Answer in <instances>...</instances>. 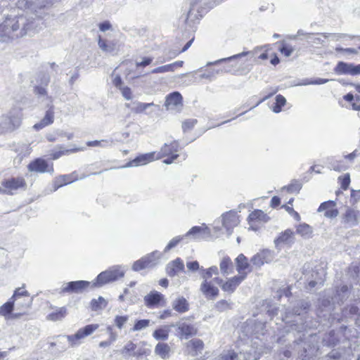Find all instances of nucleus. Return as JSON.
<instances>
[{
	"label": "nucleus",
	"mask_w": 360,
	"mask_h": 360,
	"mask_svg": "<svg viewBox=\"0 0 360 360\" xmlns=\"http://www.w3.org/2000/svg\"><path fill=\"white\" fill-rule=\"evenodd\" d=\"M245 329L251 335H254L257 338H259L260 335L265 334L266 323L256 320H248Z\"/></svg>",
	"instance_id": "17"
},
{
	"label": "nucleus",
	"mask_w": 360,
	"mask_h": 360,
	"mask_svg": "<svg viewBox=\"0 0 360 360\" xmlns=\"http://www.w3.org/2000/svg\"><path fill=\"white\" fill-rule=\"evenodd\" d=\"M184 271V264L182 259L180 258H176V259L169 262L166 266V272L170 277H174L179 272H183Z\"/></svg>",
	"instance_id": "24"
},
{
	"label": "nucleus",
	"mask_w": 360,
	"mask_h": 360,
	"mask_svg": "<svg viewBox=\"0 0 360 360\" xmlns=\"http://www.w3.org/2000/svg\"><path fill=\"white\" fill-rule=\"evenodd\" d=\"M169 327L168 326H163L154 330L153 333V337L156 340L165 341L169 338Z\"/></svg>",
	"instance_id": "33"
},
{
	"label": "nucleus",
	"mask_w": 360,
	"mask_h": 360,
	"mask_svg": "<svg viewBox=\"0 0 360 360\" xmlns=\"http://www.w3.org/2000/svg\"><path fill=\"white\" fill-rule=\"evenodd\" d=\"M67 314L66 309L65 307H61L57 309L56 311H53L49 314L47 316V319L50 321H59L63 319Z\"/></svg>",
	"instance_id": "39"
},
{
	"label": "nucleus",
	"mask_w": 360,
	"mask_h": 360,
	"mask_svg": "<svg viewBox=\"0 0 360 360\" xmlns=\"http://www.w3.org/2000/svg\"><path fill=\"white\" fill-rule=\"evenodd\" d=\"M90 282L86 281H77L63 284L60 293H82L90 285Z\"/></svg>",
	"instance_id": "10"
},
{
	"label": "nucleus",
	"mask_w": 360,
	"mask_h": 360,
	"mask_svg": "<svg viewBox=\"0 0 360 360\" xmlns=\"http://www.w3.org/2000/svg\"><path fill=\"white\" fill-rule=\"evenodd\" d=\"M285 328L286 333H290L292 330H297L298 332H300L302 330L304 329V325L292 323L290 326H286Z\"/></svg>",
	"instance_id": "59"
},
{
	"label": "nucleus",
	"mask_w": 360,
	"mask_h": 360,
	"mask_svg": "<svg viewBox=\"0 0 360 360\" xmlns=\"http://www.w3.org/2000/svg\"><path fill=\"white\" fill-rule=\"evenodd\" d=\"M197 122L198 121L196 119H188L182 122V129L184 132L191 130L197 124Z\"/></svg>",
	"instance_id": "52"
},
{
	"label": "nucleus",
	"mask_w": 360,
	"mask_h": 360,
	"mask_svg": "<svg viewBox=\"0 0 360 360\" xmlns=\"http://www.w3.org/2000/svg\"><path fill=\"white\" fill-rule=\"evenodd\" d=\"M140 344L141 345V346H137V348L135 350V354H134V357H136L137 359L143 356H147L150 352V349L144 347L146 345V343L145 342H141Z\"/></svg>",
	"instance_id": "45"
},
{
	"label": "nucleus",
	"mask_w": 360,
	"mask_h": 360,
	"mask_svg": "<svg viewBox=\"0 0 360 360\" xmlns=\"http://www.w3.org/2000/svg\"><path fill=\"white\" fill-rule=\"evenodd\" d=\"M29 172H53V165L49 166L47 162L42 158H37L27 165Z\"/></svg>",
	"instance_id": "15"
},
{
	"label": "nucleus",
	"mask_w": 360,
	"mask_h": 360,
	"mask_svg": "<svg viewBox=\"0 0 360 360\" xmlns=\"http://www.w3.org/2000/svg\"><path fill=\"white\" fill-rule=\"evenodd\" d=\"M335 51L337 52H342L346 54H357L358 51L353 48H342L340 46H338L335 48Z\"/></svg>",
	"instance_id": "60"
},
{
	"label": "nucleus",
	"mask_w": 360,
	"mask_h": 360,
	"mask_svg": "<svg viewBox=\"0 0 360 360\" xmlns=\"http://www.w3.org/2000/svg\"><path fill=\"white\" fill-rule=\"evenodd\" d=\"M200 290L207 299L214 300L219 295V289L211 281H203L200 285Z\"/></svg>",
	"instance_id": "23"
},
{
	"label": "nucleus",
	"mask_w": 360,
	"mask_h": 360,
	"mask_svg": "<svg viewBox=\"0 0 360 360\" xmlns=\"http://www.w3.org/2000/svg\"><path fill=\"white\" fill-rule=\"evenodd\" d=\"M360 200V190L355 191L352 190L351 191V199L350 202L352 205L357 203Z\"/></svg>",
	"instance_id": "62"
},
{
	"label": "nucleus",
	"mask_w": 360,
	"mask_h": 360,
	"mask_svg": "<svg viewBox=\"0 0 360 360\" xmlns=\"http://www.w3.org/2000/svg\"><path fill=\"white\" fill-rule=\"evenodd\" d=\"M184 238V236H179L173 238L165 248L164 252H167L172 248H175L183 240Z\"/></svg>",
	"instance_id": "48"
},
{
	"label": "nucleus",
	"mask_w": 360,
	"mask_h": 360,
	"mask_svg": "<svg viewBox=\"0 0 360 360\" xmlns=\"http://www.w3.org/2000/svg\"><path fill=\"white\" fill-rule=\"evenodd\" d=\"M245 278V275H239L235 276L231 278H229L226 282L221 278L216 277L214 281L219 285L221 288L228 294L231 295L234 292L236 288L239 286V285L244 281Z\"/></svg>",
	"instance_id": "9"
},
{
	"label": "nucleus",
	"mask_w": 360,
	"mask_h": 360,
	"mask_svg": "<svg viewBox=\"0 0 360 360\" xmlns=\"http://www.w3.org/2000/svg\"><path fill=\"white\" fill-rule=\"evenodd\" d=\"M173 72L172 66L171 65V64L158 67V68L153 69L151 71V73L158 74V73H165V72Z\"/></svg>",
	"instance_id": "55"
},
{
	"label": "nucleus",
	"mask_w": 360,
	"mask_h": 360,
	"mask_svg": "<svg viewBox=\"0 0 360 360\" xmlns=\"http://www.w3.org/2000/svg\"><path fill=\"white\" fill-rule=\"evenodd\" d=\"M150 321L149 319H141L137 321L134 327L131 329V331H139L146 328L149 326Z\"/></svg>",
	"instance_id": "46"
},
{
	"label": "nucleus",
	"mask_w": 360,
	"mask_h": 360,
	"mask_svg": "<svg viewBox=\"0 0 360 360\" xmlns=\"http://www.w3.org/2000/svg\"><path fill=\"white\" fill-rule=\"evenodd\" d=\"M98 44L99 48L106 53H112L115 50V45L112 43H108L105 40L102 39L101 37H99Z\"/></svg>",
	"instance_id": "43"
},
{
	"label": "nucleus",
	"mask_w": 360,
	"mask_h": 360,
	"mask_svg": "<svg viewBox=\"0 0 360 360\" xmlns=\"http://www.w3.org/2000/svg\"><path fill=\"white\" fill-rule=\"evenodd\" d=\"M182 99L181 94L178 91H174L167 96L165 105L167 109H173L179 105L181 106Z\"/></svg>",
	"instance_id": "27"
},
{
	"label": "nucleus",
	"mask_w": 360,
	"mask_h": 360,
	"mask_svg": "<svg viewBox=\"0 0 360 360\" xmlns=\"http://www.w3.org/2000/svg\"><path fill=\"white\" fill-rule=\"evenodd\" d=\"M79 150H83V148H72V149H69V150H62L53 152V153H51V155L52 157V159L57 160L60 157H61L62 155H63L65 154H68L70 153H74V152H77Z\"/></svg>",
	"instance_id": "49"
},
{
	"label": "nucleus",
	"mask_w": 360,
	"mask_h": 360,
	"mask_svg": "<svg viewBox=\"0 0 360 360\" xmlns=\"http://www.w3.org/2000/svg\"><path fill=\"white\" fill-rule=\"evenodd\" d=\"M22 296V291L21 288L15 290L13 295L9 299V300L0 307V315L4 316L6 320L18 319L20 316V313L13 314L12 311L14 309V303L17 297Z\"/></svg>",
	"instance_id": "7"
},
{
	"label": "nucleus",
	"mask_w": 360,
	"mask_h": 360,
	"mask_svg": "<svg viewBox=\"0 0 360 360\" xmlns=\"http://www.w3.org/2000/svg\"><path fill=\"white\" fill-rule=\"evenodd\" d=\"M143 300L147 307L153 308L157 307L161 301L164 300V295L158 291L153 290L146 295Z\"/></svg>",
	"instance_id": "25"
},
{
	"label": "nucleus",
	"mask_w": 360,
	"mask_h": 360,
	"mask_svg": "<svg viewBox=\"0 0 360 360\" xmlns=\"http://www.w3.org/2000/svg\"><path fill=\"white\" fill-rule=\"evenodd\" d=\"M280 52L283 54L285 57H289L291 56L292 52L294 51V49L285 44L284 41L282 42V46L279 49Z\"/></svg>",
	"instance_id": "54"
},
{
	"label": "nucleus",
	"mask_w": 360,
	"mask_h": 360,
	"mask_svg": "<svg viewBox=\"0 0 360 360\" xmlns=\"http://www.w3.org/2000/svg\"><path fill=\"white\" fill-rule=\"evenodd\" d=\"M19 28L18 21L15 18H6L5 21L0 25V37H9L11 33L16 31Z\"/></svg>",
	"instance_id": "20"
},
{
	"label": "nucleus",
	"mask_w": 360,
	"mask_h": 360,
	"mask_svg": "<svg viewBox=\"0 0 360 360\" xmlns=\"http://www.w3.org/2000/svg\"><path fill=\"white\" fill-rule=\"evenodd\" d=\"M136 348V344H134L132 341H129L120 351V352L123 356V357L125 359H129L131 356H134V354H135V350Z\"/></svg>",
	"instance_id": "35"
},
{
	"label": "nucleus",
	"mask_w": 360,
	"mask_h": 360,
	"mask_svg": "<svg viewBox=\"0 0 360 360\" xmlns=\"http://www.w3.org/2000/svg\"><path fill=\"white\" fill-rule=\"evenodd\" d=\"M154 105L153 103H145L139 101H134L131 103H125V106L136 114L144 112L148 108Z\"/></svg>",
	"instance_id": "32"
},
{
	"label": "nucleus",
	"mask_w": 360,
	"mask_h": 360,
	"mask_svg": "<svg viewBox=\"0 0 360 360\" xmlns=\"http://www.w3.org/2000/svg\"><path fill=\"white\" fill-rule=\"evenodd\" d=\"M231 71V67L229 66H225L223 69L221 70H216V71H212V72L210 73H204L202 75H201L200 77L201 78H210L211 77L214 76V73H219V72H230Z\"/></svg>",
	"instance_id": "57"
},
{
	"label": "nucleus",
	"mask_w": 360,
	"mask_h": 360,
	"mask_svg": "<svg viewBox=\"0 0 360 360\" xmlns=\"http://www.w3.org/2000/svg\"><path fill=\"white\" fill-rule=\"evenodd\" d=\"M125 268L120 266H114L105 271L100 273L93 283L94 287H101L108 283L115 281L124 276Z\"/></svg>",
	"instance_id": "3"
},
{
	"label": "nucleus",
	"mask_w": 360,
	"mask_h": 360,
	"mask_svg": "<svg viewBox=\"0 0 360 360\" xmlns=\"http://www.w3.org/2000/svg\"><path fill=\"white\" fill-rule=\"evenodd\" d=\"M342 223L347 228L359 225L360 224V211L347 207L342 214Z\"/></svg>",
	"instance_id": "12"
},
{
	"label": "nucleus",
	"mask_w": 360,
	"mask_h": 360,
	"mask_svg": "<svg viewBox=\"0 0 360 360\" xmlns=\"http://www.w3.org/2000/svg\"><path fill=\"white\" fill-rule=\"evenodd\" d=\"M200 269L202 271L201 277L202 278L203 281H208V279L211 278L212 275H217L219 274L218 268L216 266H212L207 269H204L202 268Z\"/></svg>",
	"instance_id": "41"
},
{
	"label": "nucleus",
	"mask_w": 360,
	"mask_h": 360,
	"mask_svg": "<svg viewBox=\"0 0 360 360\" xmlns=\"http://www.w3.org/2000/svg\"><path fill=\"white\" fill-rule=\"evenodd\" d=\"M248 221L253 230H256L252 225V223L256 221L266 222L269 221V217L261 210H255L252 212L248 216Z\"/></svg>",
	"instance_id": "30"
},
{
	"label": "nucleus",
	"mask_w": 360,
	"mask_h": 360,
	"mask_svg": "<svg viewBox=\"0 0 360 360\" xmlns=\"http://www.w3.org/2000/svg\"><path fill=\"white\" fill-rule=\"evenodd\" d=\"M339 180L341 181V188L344 190H347L350 183L349 174H345L342 177H339Z\"/></svg>",
	"instance_id": "58"
},
{
	"label": "nucleus",
	"mask_w": 360,
	"mask_h": 360,
	"mask_svg": "<svg viewBox=\"0 0 360 360\" xmlns=\"http://www.w3.org/2000/svg\"><path fill=\"white\" fill-rule=\"evenodd\" d=\"M172 309L179 314H184L189 310V303L183 296H178L172 302Z\"/></svg>",
	"instance_id": "28"
},
{
	"label": "nucleus",
	"mask_w": 360,
	"mask_h": 360,
	"mask_svg": "<svg viewBox=\"0 0 360 360\" xmlns=\"http://www.w3.org/2000/svg\"><path fill=\"white\" fill-rule=\"evenodd\" d=\"M108 304V301L102 296H99L98 299H93L90 302L91 309L94 311H102Z\"/></svg>",
	"instance_id": "34"
},
{
	"label": "nucleus",
	"mask_w": 360,
	"mask_h": 360,
	"mask_svg": "<svg viewBox=\"0 0 360 360\" xmlns=\"http://www.w3.org/2000/svg\"><path fill=\"white\" fill-rule=\"evenodd\" d=\"M274 259V254L269 250H264L251 258V263L257 268H260L264 263H269Z\"/></svg>",
	"instance_id": "18"
},
{
	"label": "nucleus",
	"mask_w": 360,
	"mask_h": 360,
	"mask_svg": "<svg viewBox=\"0 0 360 360\" xmlns=\"http://www.w3.org/2000/svg\"><path fill=\"white\" fill-rule=\"evenodd\" d=\"M349 288L346 285H342L340 288H338L336 290V297L338 302H342L345 300H346L349 297Z\"/></svg>",
	"instance_id": "40"
},
{
	"label": "nucleus",
	"mask_w": 360,
	"mask_h": 360,
	"mask_svg": "<svg viewBox=\"0 0 360 360\" xmlns=\"http://www.w3.org/2000/svg\"><path fill=\"white\" fill-rule=\"evenodd\" d=\"M269 46H270L269 44H266L264 46H257L255 49H253V50H252V51H243L242 53L233 55V56L228 57V58H221V59L217 60L214 62H210L207 64V65H217V64H219L221 63L226 62V61H229V62L233 61L235 60L241 58L245 56L249 57L250 60L251 58H253V61L257 63V56L261 53L260 52H262L264 49L269 48Z\"/></svg>",
	"instance_id": "6"
},
{
	"label": "nucleus",
	"mask_w": 360,
	"mask_h": 360,
	"mask_svg": "<svg viewBox=\"0 0 360 360\" xmlns=\"http://www.w3.org/2000/svg\"><path fill=\"white\" fill-rule=\"evenodd\" d=\"M171 326L176 328L178 336L181 339L187 340L195 335L198 332L197 328L193 324L188 322L185 319H182Z\"/></svg>",
	"instance_id": "8"
},
{
	"label": "nucleus",
	"mask_w": 360,
	"mask_h": 360,
	"mask_svg": "<svg viewBox=\"0 0 360 360\" xmlns=\"http://www.w3.org/2000/svg\"><path fill=\"white\" fill-rule=\"evenodd\" d=\"M22 186V179L20 178H11L1 181L0 185V194L13 195Z\"/></svg>",
	"instance_id": "11"
},
{
	"label": "nucleus",
	"mask_w": 360,
	"mask_h": 360,
	"mask_svg": "<svg viewBox=\"0 0 360 360\" xmlns=\"http://www.w3.org/2000/svg\"><path fill=\"white\" fill-rule=\"evenodd\" d=\"M129 320V316H116L114 319L115 325L119 328L122 329L124 325Z\"/></svg>",
	"instance_id": "53"
},
{
	"label": "nucleus",
	"mask_w": 360,
	"mask_h": 360,
	"mask_svg": "<svg viewBox=\"0 0 360 360\" xmlns=\"http://www.w3.org/2000/svg\"><path fill=\"white\" fill-rule=\"evenodd\" d=\"M179 150V145L177 141H173L170 144L165 143L160 149V151L156 154L155 152L141 155L131 161H129L124 167H137L144 165L166 156H172L177 154Z\"/></svg>",
	"instance_id": "1"
},
{
	"label": "nucleus",
	"mask_w": 360,
	"mask_h": 360,
	"mask_svg": "<svg viewBox=\"0 0 360 360\" xmlns=\"http://www.w3.org/2000/svg\"><path fill=\"white\" fill-rule=\"evenodd\" d=\"M170 347L165 342H158L154 349V353L162 359H168L170 356Z\"/></svg>",
	"instance_id": "31"
},
{
	"label": "nucleus",
	"mask_w": 360,
	"mask_h": 360,
	"mask_svg": "<svg viewBox=\"0 0 360 360\" xmlns=\"http://www.w3.org/2000/svg\"><path fill=\"white\" fill-rule=\"evenodd\" d=\"M310 307V304L309 302L307 301H301L297 307H295L292 311H288L285 313V315L284 317L282 318L283 321H284L286 324H288L291 322V321L288 320V319L290 317L291 315H297L299 316L301 314V311L303 310L305 312L307 310L309 309Z\"/></svg>",
	"instance_id": "29"
},
{
	"label": "nucleus",
	"mask_w": 360,
	"mask_h": 360,
	"mask_svg": "<svg viewBox=\"0 0 360 360\" xmlns=\"http://www.w3.org/2000/svg\"><path fill=\"white\" fill-rule=\"evenodd\" d=\"M296 233L302 237L309 238L311 236L312 229L309 225L305 223L300 224L296 227Z\"/></svg>",
	"instance_id": "38"
},
{
	"label": "nucleus",
	"mask_w": 360,
	"mask_h": 360,
	"mask_svg": "<svg viewBox=\"0 0 360 360\" xmlns=\"http://www.w3.org/2000/svg\"><path fill=\"white\" fill-rule=\"evenodd\" d=\"M48 109L46 111L45 116L38 123L33 126L35 130H40L46 126L51 124L54 121V106L52 103L48 104Z\"/></svg>",
	"instance_id": "21"
},
{
	"label": "nucleus",
	"mask_w": 360,
	"mask_h": 360,
	"mask_svg": "<svg viewBox=\"0 0 360 360\" xmlns=\"http://www.w3.org/2000/svg\"><path fill=\"white\" fill-rule=\"evenodd\" d=\"M98 324H89L79 328L75 334L63 336L68 341L70 347L79 346L82 343V340L89 335H91L98 328Z\"/></svg>",
	"instance_id": "4"
},
{
	"label": "nucleus",
	"mask_w": 360,
	"mask_h": 360,
	"mask_svg": "<svg viewBox=\"0 0 360 360\" xmlns=\"http://www.w3.org/2000/svg\"><path fill=\"white\" fill-rule=\"evenodd\" d=\"M34 93L38 96H46V98L49 100L50 103H52V98L47 96V91L46 89V86L41 85H35L34 86Z\"/></svg>",
	"instance_id": "51"
},
{
	"label": "nucleus",
	"mask_w": 360,
	"mask_h": 360,
	"mask_svg": "<svg viewBox=\"0 0 360 360\" xmlns=\"http://www.w3.org/2000/svg\"><path fill=\"white\" fill-rule=\"evenodd\" d=\"M22 110L20 108L12 109L8 115L3 116L0 122V134L12 131L21 124Z\"/></svg>",
	"instance_id": "2"
},
{
	"label": "nucleus",
	"mask_w": 360,
	"mask_h": 360,
	"mask_svg": "<svg viewBox=\"0 0 360 360\" xmlns=\"http://www.w3.org/2000/svg\"><path fill=\"white\" fill-rule=\"evenodd\" d=\"M215 308L217 311L221 312L231 308L230 302L225 300H221L215 304Z\"/></svg>",
	"instance_id": "50"
},
{
	"label": "nucleus",
	"mask_w": 360,
	"mask_h": 360,
	"mask_svg": "<svg viewBox=\"0 0 360 360\" xmlns=\"http://www.w3.org/2000/svg\"><path fill=\"white\" fill-rule=\"evenodd\" d=\"M286 100L282 95H277L276 96V103L273 106L272 110L274 112L278 113L281 111V108L285 104Z\"/></svg>",
	"instance_id": "44"
},
{
	"label": "nucleus",
	"mask_w": 360,
	"mask_h": 360,
	"mask_svg": "<svg viewBox=\"0 0 360 360\" xmlns=\"http://www.w3.org/2000/svg\"><path fill=\"white\" fill-rule=\"evenodd\" d=\"M77 179L78 176L76 172H74L70 174L60 175L56 177L53 182V191H56L63 186L74 182Z\"/></svg>",
	"instance_id": "19"
},
{
	"label": "nucleus",
	"mask_w": 360,
	"mask_h": 360,
	"mask_svg": "<svg viewBox=\"0 0 360 360\" xmlns=\"http://www.w3.org/2000/svg\"><path fill=\"white\" fill-rule=\"evenodd\" d=\"M106 143H108L107 141L101 140V141H90L86 143V145L90 147H104Z\"/></svg>",
	"instance_id": "63"
},
{
	"label": "nucleus",
	"mask_w": 360,
	"mask_h": 360,
	"mask_svg": "<svg viewBox=\"0 0 360 360\" xmlns=\"http://www.w3.org/2000/svg\"><path fill=\"white\" fill-rule=\"evenodd\" d=\"M207 228L202 226H193L192 227L184 236L191 237L193 239H199L203 237V234L205 233Z\"/></svg>",
	"instance_id": "37"
},
{
	"label": "nucleus",
	"mask_w": 360,
	"mask_h": 360,
	"mask_svg": "<svg viewBox=\"0 0 360 360\" xmlns=\"http://www.w3.org/2000/svg\"><path fill=\"white\" fill-rule=\"evenodd\" d=\"M220 271L223 275H228L233 271V266L231 259L229 257H224L219 264Z\"/></svg>",
	"instance_id": "36"
},
{
	"label": "nucleus",
	"mask_w": 360,
	"mask_h": 360,
	"mask_svg": "<svg viewBox=\"0 0 360 360\" xmlns=\"http://www.w3.org/2000/svg\"><path fill=\"white\" fill-rule=\"evenodd\" d=\"M222 225L226 229L227 234L230 236L233 229L239 224L237 212L233 210L226 212L221 215Z\"/></svg>",
	"instance_id": "14"
},
{
	"label": "nucleus",
	"mask_w": 360,
	"mask_h": 360,
	"mask_svg": "<svg viewBox=\"0 0 360 360\" xmlns=\"http://www.w3.org/2000/svg\"><path fill=\"white\" fill-rule=\"evenodd\" d=\"M238 354L233 350L224 352L217 359V360H237Z\"/></svg>",
	"instance_id": "47"
},
{
	"label": "nucleus",
	"mask_w": 360,
	"mask_h": 360,
	"mask_svg": "<svg viewBox=\"0 0 360 360\" xmlns=\"http://www.w3.org/2000/svg\"><path fill=\"white\" fill-rule=\"evenodd\" d=\"M334 70L339 75H360V64L356 65L353 63L340 61L338 62Z\"/></svg>",
	"instance_id": "16"
},
{
	"label": "nucleus",
	"mask_w": 360,
	"mask_h": 360,
	"mask_svg": "<svg viewBox=\"0 0 360 360\" xmlns=\"http://www.w3.org/2000/svg\"><path fill=\"white\" fill-rule=\"evenodd\" d=\"M161 255L162 254L159 251H153L134 262L132 265V269L134 271H139L144 269L152 268L158 264Z\"/></svg>",
	"instance_id": "5"
},
{
	"label": "nucleus",
	"mask_w": 360,
	"mask_h": 360,
	"mask_svg": "<svg viewBox=\"0 0 360 360\" xmlns=\"http://www.w3.org/2000/svg\"><path fill=\"white\" fill-rule=\"evenodd\" d=\"M336 202L333 200H328L321 204L318 212H325L324 216L328 218H335L338 215V210L335 208Z\"/></svg>",
	"instance_id": "22"
},
{
	"label": "nucleus",
	"mask_w": 360,
	"mask_h": 360,
	"mask_svg": "<svg viewBox=\"0 0 360 360\" xmlns=\"http://www.w3.org/2000/svg\"><path fill=\"white\" fill-rule=\"evenodd\" d=\"M186 266L188 269L191 271H196L198 269H200V265L198 262L197 261H193V262H188L186 263Z\"/></svg>",
	"instance_id": "64"
},
{
	"label": "nucleus",
	"mask_w": 360,
	"mask_h": 360,
	"mask_svg": "<svg viewBox=\"0 0 360 360\" xmlns=\"http://www.w3.org/2000/svg\"><path fill=\"white\" fill-rule=\"evenodd\" d=\"M191 344L193 349L196 352H201L204 347L203 342L200 339H195L190 342Z\"/></svg>",
	"instance_id": "56"
},
{
	"label": "nucleus",
	"mask_w": 360,
	"mask_h": 360,
	"mask_svg": "<svg viewBox=\"0 0 360 360\" xmlns=\"http://www.w3.org/2000/svg\"><path fill=\"white\" fill-rule=\"evenodd\" d=\"M50 82V75L44 72H41L37 74L36 77V84L35 85H41L47 86Z\"/></svg>",
	"instance_id": "42"
},
{
	"label": "nucleus",
	"mask_w": 360,
	"mask_h": 360,
	"mask_svg": "<svg viewBox=\"0 0 360 360\" xmlns=\"http://www.w3.org/2000/svg\"><path fill=\"white\" fill-rule=\"evenodd\" d=\"M295 240V232L290 229L280 233L279 236L274 239V245L276 249L281 250L283 245L290 247Z\"/></svg>",
	"instance_id": "13"
},
{
	"label": "nucleus",
	"mask_w": 360,
	"mask_h": 360,
	"mask_svg": "<svg viewBox=\"0 0 360 360\" xmlns=\"http://www.w3.org/2000/svg\"><path fill=\"white\" fill-rule=\"evenodd\" d=\"M236 269L240 275L246 276L248 272L252 271V266L243 254H240L236 259Z\"/></svg>",
	"instance_id": "26"
},
{
	"label": "nucleus",
	"mask_w": 360,
	"mask_h": 360,
	"mask_svg": "<svg viewBox=\"0 0 360 360\" xmlns=\"http://www.w3.org/2000/svg\"><path fill=\"white\" fill-rule=\"evenodd\" d=\"M120 90L121 91L123 97L126 100L129 101L132 98V96H131L132 94H131V89L129 87L123 86V87L120 88Z\"/></svg>",
	"instance_id": "61"
}]
</instances>
